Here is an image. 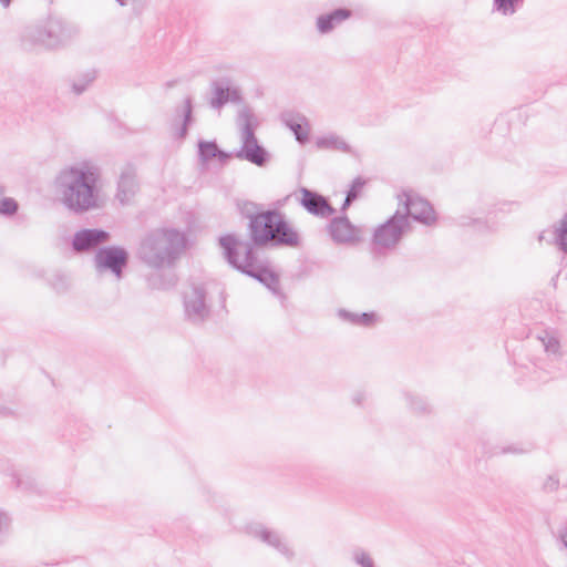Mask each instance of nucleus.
<instances>
[{
    "instance_id": "23",
    "label": "nucleus",
    "mask_w": 567,
    "mask_h": 567,
    "mask_svg": "<svg viewBox=\"0 0 567 567\" xmlns=\"http://www.w3.org/2000/svg\"><path fill=\"white\" fill-rule=\"evenodd\" d=\"M316 146L320 150L340 151L347 154L355 155L353 148L337 134H328L316 140Z\"/></svg>"
},
{
    "instance_id": "8",
    "label": "nucleus",
    "mask_w": 567,
    "mask_h": 567,
    "mask_svg": "<svg viewBox=\"0 0 567 567\" xmlns=\"http://www.w3.org/2000/svg\"><path fill=\"white\" fill-rule=\"evenodd\" d=\"M130 260L128 251L116 245L97 248L94 255V266L99 274L111 272L116 279H122L124 269Z\"/></svg>"
},
{
    "instance_id": "35",
    "label": "nucleus",
    "mask_w": 567,
    "mask_h": 567,
    "mask_svg": "<svg viewBox=\"0 0 567 567\" xmlns=\"http://www.w3.org/2000/svg\"><path fill=\"white\" fill-rule=\"evenodd\" d=\"M51 285L58 292H63L69 287V278L64 274L55 272L51 278Z\"/></svg>"
},
{
    "instance_id": "16",
    "label": "nucleus",
    "mask_w": 567,
    "mask_h": 567,
    "mask_svg": "<svg viewBox=\"0 0 567 567\" xmlns=\"http://www.w3.org/2000/svg\"><path fill=\"white\" fill-rule=\"evenodd\" d=\"M328 231L338 244L353 243L358 239L357 228L346 215L333 217L328 225Z\"/></svg>"
},
{
    "instance_id": "42",
    "label": "nucleus",
    "mask_w": 567,
    "mask_h": 567,
    "mask_svg": "<svg viewBox=\"0 0 567 567\" xmlns=\"http://www.w3.org/2000/svg\"><path fill=\"white\" fill-rule=\"evenodd\" d=\"M560 539H561V543L564 544V546L567 548V533L563 534L560 536Z\"/></svg>"
},
{
    "instance_id": "10",
    "label": "nucleus",
    "mask_w": 567,
    "mask_h": 567,
    "mask_svg": "<svg viewBox=\"0 0 567 567\" xmlns=\"http://www.w3.org/2000/svg\"><path fill=\"white\" fill-rule=\"evenodd\" d=\"M291 196H295L299 205L313 216L328 218L336 214V208L332 207L329 199L317 190L301 186Z\"/></svg>"
},
{
    "instance_id": "2",
    "label": "nucleus",
    "mask_w": 567,
    "mask_h": 567,
    "mask_svg": "<svg viewBox=\"0 0 567 567\" xmlns=\"http://www.w3.org/2000/svg\"><path fill=\"white\" fill-rule=\"evenodd\" d=\"M187 247V236L175 228L150 231L141 241L138 257L151 268L172 267Z\"/></svg>"
},
{
    "instance_id": "17",
    "label": "nucleus",
    "mask_w": 567,
    "mask_h": 567,
    "mask_svg": "<svg viewBox=\"0 0 567 567\" xmlns=\"http://www.w3.org/2000/svg\"><path fill=\"white\" fill-rule=\"evenodd\" d=\"M251 534L262 543L275 548L279 554L288 559H292L293 550L288 546L280 533L258 525L251 529Z\"/></svg>"
},
{
    "instance_id": "15",
    "label": "nucleus",
    "mask_w": 567,
    "mask_h": 567,
    "mask_svg": "<svg viewBox=\"0 0 567 567\" xmlns=\"http://www.w3.org/2000/svg\"><path fill=\"white\" fill-rule=\"evenodd\" d=\"M280 121L293 133L300 144L309 141L310 124L303 114L293 110H286L280 113Z\"/></svg>"
},
{
    "instance_id": "30",
    "label": "nucleus",
    "mask_w": 567,
    "mask_h": 567,
    "mask_svg": "<svg viewBox=\"0 0 567 567\" xmlns=\"http://www.w3.org/2000/svg\"><path fill=\"white\" fill-rule=\"evenodd\" d=\"M3 194L4 187L0 186V215L11 217L18 212L19 204L14 198L6 197Z\"/></svg>"
},
{
    "instance_id": "25",
    "label": "nucleus",
    "mask_w": 567,
    "mask_h": 567,
    "mask_svg": "<svg viewBox=\"0 0 567 567\" xmlns=\"http://www.w3.org/2000/svg\"><path fill=\"white\" fill-rule=\"evenodd\" d=\"M537 338L548 355H554L557 359L564 355L560 341L554 331L544 330Z\"/></svg>"
},
{
    "instance_id": "33",
    "label": "nucleus",
    "mask_w": 567,
    "mask_h": 567,
    "mask_svg": "<svg viewBox=\"0 0 567 567\" xmlns=\"http://www.w3.org/2000/svg\"><path fill=\"white\" fill-rule=\"evenodd\" d=\"M352 559L360 567H375V563L370 554L361 548L353 550Z\"/></svg>"
},
{
    "instance_id": "18",
    "label": "nucleus",
    "mask_w": 567,
    "mask_h": 567,
    "mask_svg": "<svg viewBox=\"0 0 567 567\" xmlns=\"http://www.w3.org/2000/svg\"><path fill=\"white\" fill-rule=\"evenodd\" d=\"M352 14L353 12L349 8H336L327 13L319 14L316 19V28L320 34H328L338 25L350 19Z\"/></svg>"
},
{
    "instance_id": "1",
    "label": "nucleus",
    "mask_w": 567,
    "mask_h": 567,
    "mask_svg": "<svg viewBox=\"0 0 567 567\" xmlns=\"http://www.w3.org/2000/svg\"><path fill=\"white\" fill-rule=\"evenodd\" d=\"M99 178V172L92 167L72 166L62 171L56 182L64 205L76 214L100 208Z\"/></svg>"
},
{
    "instance_id": "38",
    "label": "nucleus",
    "mask_w": 567,
    "mask_h": 567,
    "mask_svg": "<svg viewBox=\"0 0 567 567\" xmlns=\"http://www.w3.org/2000/svg\"><path fill=\"white\" fill-rule=\"evenodd\" d=\"M365 399H367V393L365 392L357 391L352 395V403L355 404L357 406H362L363 402L365 401Z\"/></svg>"
},
{
    "instance_id": "29",
    "label": "nucleus",
    "mask_w": 567,
    "mask_h": 567,
    "mask_svg": "<svg viewBox=\"0 0 567 567\" xmlns=\"http://www.w3.org/2000/svg\"><path fill=\"white\" fill-rule=\"evenodd\" d=\"M524 0H493V10L503 16H513L523 6Z\"/></svg>"
},
{
    "instance_id": "40",
    "label": "nucleus",
    "mask_w": 567,
    "mask_h": 567,
    "mask_svg": "<svg viewBox=\"0 0 567 567\" xmlns=\"http://www.w3.org/2000/svg\"><path fill=\"white\" fill-rule=\"evenodd\" d=\"M354 200H350V197L346 195L344 202L341 206V212H346Z\"/></svg>"
},
{
    "instance_id": "44",
    "label": "nucleus",
    "mask_w": 567,
    "mask_h": 567,
    "mask_svg": "<svg viewBox=\"0 0 567 567\" xmlns=\"http://www.w3.org/2000/svg\"><path fill=\"white\" fill-rule=\"evenodd\" d=\"M472 224H481L478 219H471Z\"/></svg>"
},
{
    "instance_id": "32",
    "label": "nucleus",
    "mask_w": 567,
    "mask_h": 567,
    "mask_svg": "<svg viewBox=\"0 0 567 567\" xmlns=\"http://www.w3.org/2000/svg\"><path fill=\"white\" fill-rule=\"evenodd\" d=\"M533 450V444H511L502 447H496L494 451H491V455H497V454H525Z\"/></svg>"
},
{
    "instance_id": "28",
    "label": "nucleus",
    "mask_w": 567,
    "mask_h": 567,
    "mask_svg": "<svg viewBox=\"0 0 567 567\" xmlns=\"http://www.w3.org/2000/svg\"><path fill=\"white\" fill-rule=\"evenodd\" d=\"M95 79H96L95 70H87V71L83 72L82 74H80L78 76V79H75L72 82V91L76 95L82 94L83 92L86 91L89 85L94 82Z\"/></svg>"
},
{
    "instance_id": "24",
    "label": "nucleus",
    "mask_w": 567,
    "mask_h": 567,
    "mask_svg": "<svg viewBox=\"0 0 567 567\" xmlns=\"http://www.w3.org/2000/svg\"><path fill=\"white\" fill-rule=\"evenodd\" d=\"M338 316L344 321L362 327H372L378 321V316L373 311L355 313L346 309H340L338 311Z\"/></svg>"
},
{
    "instance_id": "31",
    "label": "nucleus",
    "mask_w": 567,
    "mask_h": 567,
    "mask_svg": "<svg viewBox=\"0 0 567 567\" xmlns=\"http://www.w3.org/2000/svg\"><path fill=\"white\" fill-rule=\"evenodd\" d=\"M405 398L412 412L416 414H427L431 412L430 404L423 398L412 393H406Z\"/></svg>"
},
{
    "instance_id": "39",
    "label": "nucleus",
    "mask_w": 567,
    "mask_h": 567,
    "mask_svg": "<svg viewBox=\"0 0 567 567\" xmlns=\"http://www.w3.org/2000/svg\"><path fill=\"white\" fill-rule=\"evenodd\" d=\"M9 520H10V519H9L8 515H7L4 512H1V511H0V533L2 532V529H3L4 527H7V526H8Z\"/></svg>"
},
{
    "instance_id": "5",
    "label": "nucleus",
    "mask_w": 567,
    "mask_h": 567,
    "mask_svg": "<svg viewBox=\"0 0 567 567\" xmlns=\"http://www.w3.org/2000/svg\"><path fill=\"white\" fill-rule=\"evenodd\" d=\"M262 225H254L255 238L258 243H266L271 248L298 249L302 245L299 231L290 224L286 215L278 209L268 213Z\"/></svg>"
},
{
    "instance_id": "22",
    "label": "nucleus",
    "mask_w": 567,
    "mask_h": 567,
    "mask_svg": "<svg viewBox=\"0 0 567 567\" xmlns=\"http://www.w3.org/2000/svg\"><path fill=\"white\" fill-rule=\"evenodd\" d=\"M239 210L240 214L249 220L247 225L248 234H254V229H256L254 225H262V223H265V216L274 212V209H259L258 205L252 202H244L239 206Z\"/></svg>"
},
{
    "instance_id": "12",
    "label": "nucleus",
    "mask_w": 567,
    "mask_h": 567,
    "mask_svg": "<svg viewBox=\"0 0 567 567\" xmlns=\"http://www.w3.org/2000/svg\"><path fill=\"white\" fill-rule=\"evenodd\" d=\"M241 102V91L231 83L230 79L221 78L210 83L208 104L212 109L220 111L228 103L239 104Z\"/></svg>"
},
{
    "instance_id": "13",
    "label": "nucleus",
    "mask_w": 567,
    "mask_h": 567,
    "mask_svg": "<svg viewBox=\"0 0 567 567\" xmlns=\"http://www.w3.org/2000/svg\"><path fill=\"white\" fill-rule=\"evenodd\" d=\"M109 231L101 228H84L73 235L72 249L76 252L97 250L99 246L110 241Z\"/></svg>"
},
{
    "instance_id": "43",
    "label": "nucleus",
    "mask_w": 567,
    "mask_h": 567,
    "mask_svg": "<svg viewBox=\"0 0 567 567\" xmlns=\"http://www.w3.org/2000/svg\"><path fill=\"white\" fill-rule=\"evenodd\" d=\"M120 6L124 7L128 3V0H115Z\"/></svg>"
},
{
    "instance_id": "14",
    "label": "nucleus",
    "mask_w": 567,
    "mask_h": 567,
    "mask_svg": "<svg viewBox=\"0 0 567 567\" xmlns=\"http://www.w3.org/2000/svg\"><path fill=\"white\" fill-rule=\"evenodd\" d=\"M194 122V101L192 96H186L183 104L175 107L174 118L171 124L174 137L178 141H184Z\"/></svg>"
},
{
    "instance_id": "45",
    "label": "nucleus",
    "mask_w": 567,
    "mask_h": 567,
    "mask_svg": "<svg viewBox=\"0 0 567 567\" xmlns=\"http://www.w3.org/2000/svg\"><path fill=\"white\" fill-rule=\"evenodd\" d=\"M544 239V235L540 234L539 237H538V240H543Z\"/></svg>"
},
{
    "instance_id": "4",
    "label": "nucleus",
    "mask_w": 567,
    "mask_h": 567,
    "mask_svg": "<svg viewBox=\"0 0 567 567\" xmlns=\"http://www.w3.org/2000/svg\"><path fill=\"white\" fill-rule=\"evenodd\" d=\"M248 236V241L239 240L234 234L223 235L218 239L226 261L244 275L269 264L268 260L260 259L258 256V248H266V243H258L255 233Z\"/></svg>"
},
{
    "instance_id": "36",
    "label": "nucleus",
    "mask_w": 567,
    "mask_h": 567,
    "mask_svg": "<svg viewBox=\"0 0 567 567\" xmlns=\"http://www.w3.org/2000/svg\"><path fill=\"white\" fill-rule=\"evenodd\" d=\"M158 279V284L152 282V285L158 289H169L176 285L177 278L174 274H169L167 278H164L163 276H157L152 278L151 280Z\"/></svg>"
},
{
    "instance_id": "27",
    "label": "nucleus",
    "mask_w": 567,
    "mask_h": 567,
    "mask_svg": "<svg viewBox=\"0 0 567 567\" xmlns=\"http://www.w3.org/2000/svg\"><path fill=\"white\" fill-rule=\"evenodd\" d=\"M554 236L557 248L567 255V213L563 215L558 225L555 226Z\"/></svg>"
},
{
    "instance_id": "3",
    "label": "nucleus",
    "mask_w": 567,
    "mask_h": 567,
    "mask_svg": "<svg viewBox=\"0 0 567 567\" xmlns=\"http://www.w3.org/2000/svg\"><path fill=\"white\" fill-rule=\"evenodd\" d=\"M79 33L73 23L61 17L50 14L47 19L27 27L21 34V44L25 50L43 47L54 50L66 45Z\"/></svg>"
},
{
    "instance_id": "9",
    "label": "nucleus",
    "mask_w": 567,
    "mask_h": 567,
    "mask_svg": "<svg viewBox=\"0 0 567 567\" xmlns=\"http://www.w3.org/2000/svg\"><path fill=\"white\" fill-rule=\"evenodd\" d=\"M206 295L204 286L195 284L184 292L185 316L190 322L202 323L208 318L210 309L206 303Z\"/></svg>"
},
{
    "instance_id": "37",
    "label": "nucleus",
    "mask_w": 567,
    "mask_h": 567,
    "mask_svg": "<svg viewBox=\"0 0 567 567\" xmlns=\"http://www.w3.org/2000/svg\"><path fill=\"white\" fill-rule=\"evenodd\" d=\"M543 491L546 493L556 492L559 488V478L557 475H548L543 484Z\"/></svg>"
},
{
    "instance_id": "7",
    "label": "nucleus",
    "mask_w": 567,
    "mask_h": 567,
    "mask_svg": "<svg viewBox=\"0 0 567 567\" xmlns=\"http://www.w3.org/2000/svg\"><path fill=\"white\" fill-rule=\"evenodd\" d=\"M412 229L411 223L405 214L398 209L384 223L380 224L373 231L372 244L375 250L394 249L402 241L404 236Z\"/></svg>"
},
{
    "instance_id": "26",
    "label": "nucleus",
    "mask_w": 567,
    "mask_h": 567,
    "mask_svg": "<svg viewBox=\"0 0 567 567\" xmlns=\"http://www.w3.org/2000/svg\"><path fill=\"white\" fill-rule=\"evenodd\" d=\"M12 478L18 489L35 494L42 492L39 483L29 473H13Z\"/></svg>"
},
{
    "instance_id": "41",
    "label": "nucleus",
    "mask_w": 567,
    "mask_h": 567,
    "mask_svg": "<svg viewBox=\"0 0 567 567\" xmlns=\"http://www.w3.org/2000/svg\"><path fill=\"white\" fill-rule=\"evenodd\" d=\"M12 0H0V4L7 9L11 6Z\"/></svg>"
},
{
    "instance_id": "34",
    "label": "nucleus",
    "mask_w": 567,
    "mask_h": 567,
    "mask_svg": "<svg viewBox=\"0 0 567 567\" xmlns=\"http://www.w3.org/2000/svg\"><path fill=\"white\" fill-rule=\"evenodd\" d=\"M365 184L367 181L361 176L355 177L351 182L350 187L347 190V196L350 197V200H357L361 196Z\"/></svg>"
},
{
    "instance_id": "6",
    "label": "nucleus",
    "mask_w": 567,
    "mask_h": 567,
    "mask_svg": "<svg viewBox=\"0 0 567 567\" xmlns=\"http://www.w3.org/2000/svg\"><path fill=\"white\" fill-rule=\"evenodd\" d=\"M237 124L240 132L241 146L233 156L259 167L266 166L270 161V154L256 136L259 121L249 107L245 106L238 112Z\"/></svg>"
},
{
    "instance_id": "21",
    "label": "nucleus",
    "mask_w": 567,
    "mask_h": 567,
    "mask_svg": "<svg viewBox=\"0 0 567 567\" xmlns=\"http://www.w3.org/2000/svg\"><path fill=\"white\" fill-rule=\"evenodd\" d=\"M247 276L258 280L260 284L267 287L274 296L285 298V295L280 289L279 275L274 269H271L269 264L264 267L259 266L258 269L252 270Z\"/></svg>"
},
{
    "instance_id": "20",
    "label": "nucleus",
    "mask_w": 567,
    "mask_h": 567,
    "mask_svg": "<svg viewBox=\"0 0 567 567\" xmlns=\"http://www.w3.org/2000/svg\"><path fill=\"white\" fill-rule=\"evenodd\" d=\"M197 156L200 165L206 167L214 158L223 165L226 164L233 157V153L219 148L215 140H199L197 143Z\"/></svg>"
},
{
    "instance_id": "11",
    "label": "nucleus",
    "mask_w": 567,
    "mask_h": 567,
    "mask_svg": "<svg viewBox=\"0 0 567 567\" xmlns=\"http://www.w3.org/2000/svg\"><path fill=\"white\" fill-rule=\"evenodd\" d=\"M399 199L404 206L403 214L409 219L411 218L426 226H431L436 221L435 210L426 199L410 192H403Z\"/></svg>"
},
{
    "instance_id": "19",
    "label": "nucleus",
    "mask_w": 567,
    "mask_h": 567,
    "mask_svg": "<svg viewBox=\"0 0 567 567\" xmlns=\"http://www.w3.org/2000/svg\"><path fill=\"white\" fill-rule=\"evenodd\" d=\"M137 189L138 183L136 179L135 168L128 164L121 172L117 182L116 198L122 205H125L134 197Z\"/></svg>"
}]
</instances>
